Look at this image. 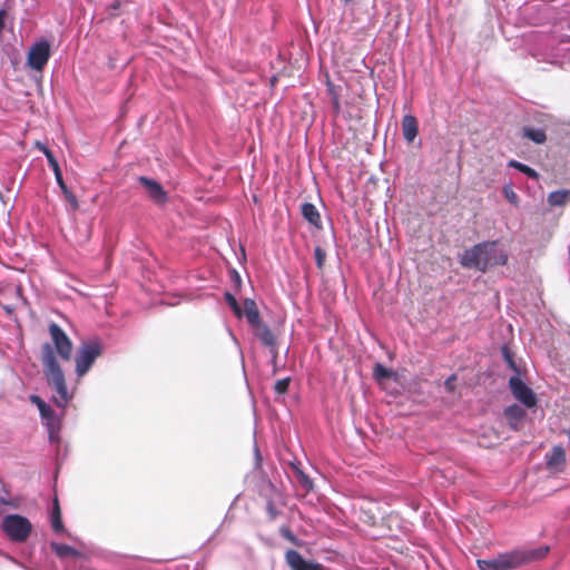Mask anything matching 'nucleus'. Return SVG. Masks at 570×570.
<instances>
[{
	"label": "nucleus",
	"mask_w": 570,
	"mask_h": 570,
	"mask_svg": "<svg viewBox=\"0 0 570 570\" xmlns=\"http://www.w3.org/2000/svg\"><path fill=\"white\" fill-rule=\"evenodd\" d=\"M41 362L47 383L57 393V396H52V402L57 407L65 410L71 395L68 392L63 371L50 343H45L41 346Z\"/></svg>",
	"instance_id": "nucleus-1"
},
{
	"label": "nucleus",
	"mask_w": 570,
	"mask_h": 570,
	"mask_svg": "<svg viewBox=\"0 0 570 570\" xmlns=\"http://www.w3.org/2000/svg\"><path fill=\"white\" fill-rule=\"evenodd\" d=\"M548 548L538 550H513L489 559H478L480 570H513L546 554Z\"/></svg>",
	"instance_id": "nucleus-2"
},
{
	"label": "nucleus",
	"mask_w": 570,
	"mask_h": 570,
	"mask_svg": "<svg viewBox=\"0 0 570 570\" xmlns=\"http://www.w3.org/2000/svg\"><path fill=\"white\" fill-rule=\"evenodd\" d=\"M244 316L253 335L264 347H273L277 344V337L267 323L262 320L261 313L253 298L244 299Z\"/></svg>",
	"instance_id": "nucleus-3"
},
{
	"label": "nucleus",
	"mask_w": 570,
	"mask_h": 570,
	"mask_svg": "<svg viewBox=\"0 0 570 570\" xmlns=\"http://www.w3.org/2000/svg\"><path fill=\"white\" fill-rule=\"evenodd\" d=\"M1 530L7 538L14 543L26 542L31 532L32 524L30 520L19 513H9L1 520Z\"/></svg>",
	"instance_id": "nucleus-4"
},
{
	"label": "nucleus",
	"mask_w": 570,
	"mask_h": 570,
	"mask_svg": "<svg viewBox=\"0 0 570 570\" xmlns=\"http://www.w3.org/2000/svg\"><path fill=\"white\" fill-rule=\"evenodd\" d=\"M104 353V345L98 338L83 341L76 354V374L78 377L86 375L95 364L96 360Z\"/></svg>",
	"instance_id": "nucleus-5"
},
{
	"label": "nucleus",
	"mask_w": 570,
	"mask_h": 570,
	"mask_svg": "<svg viewBox=\"0 0 570 570\" xmlns=\"http://www.w3.org/2000/svg\"><path fill=\"white\" fill-rule=\"evenodd\" d=\"M51 57V45L47 39L36 41L29 49L27 66L38 72H42Z\"/></svg>",
	"instance_id": "nucleus-6"
},
{
	"label": "nucleus",
	"mask_w": 570,
	"mask_h": 570,
	"mask_svg": "<svg viewBox=\"0 0 570 570\" xmlns=\"http://www.w3.org/2000/svg\"><path fill=\"white\" fill-rule=\"evenodd\" d=\"M508 386L513 397L527 409H532L537 405V395L534 391L523 381L522 374L512 375L509 379Z\"/></svg>",
	"instance_id": "nucleus-7"
},
{
	"label": "nucleus",
	"mask_w": 570,
	"mask_h": 570,
	"mask_svg": "<svg viewBox=\"0 0 570 570\" xmlns=\"http://www.w3.org/2000/svg\"><path fill=\"white\" fill-rule=\"evenodd\" d=\"M49 334L53 343L55 354L57 353L62 360L69 361L72 356V342L60 325L52 322L49 325Z\"/></svg>",
	"instance_id": "nucleus-8"
},
{
	"label": "nucleus",
	"mask_w": 570,
	"mask_h": 570,
	"mask_svg": "<svg viewBox=\"0 0 570 570\" xmlns=\"http://www.w3.org/2000/svg\"><path fill=\"white\" fill-rule=\"evenodd\" d=\"M491 247L490 244H483V242L473 245L470 248L463 250L459 256V263L464 268H472L482 273H485V264L483 262V249Z\"/></svg>",
	"instance_id": "nucleus-9"
},
{
	"label": "nucleus",
	"mask_w": 570,
	"mask_h": 570,
	"mask_svg": "<svg viewBox=\"0 0 570 570\" xmlns=\"http://www.w3.org/2000/svg\"><path fill=\"white\" fill-rule=\"evenodd\" d=\"M483 244H490L491 247L483 249V262L485 272L493 266H504L508 263V254L498 247V240H485Z\"/></svg>",
	"instance_id": "nucleus-10"
},
{
	"label": "nucleus",
	"mask_w": 570,
	"mask_h": 570,
	"mask_svg": "<svg viewBox=\"0 0 570 570\" xmlns=\"http://www.w3.org/2000/svg\"><path fill=\"white\" fill-rule=\"evenodd\" d=\"M139 184L145 188L148 197L156 204L166 203L168 196L159 181L147 176L138 177Z\"/></svg>",
	"instance_id": "nucleus-11"
},
{
	"label": "nucleus",
	"mask_w": 570,
	"mask_h": 570,
	"mask_svg": "<svg viewBox=\"0 0 570 570\" xmlns=\"http://www.w3.org/2000/svg\"><path fill=\"white\" fill-rule=\"evenodd\" d=\"M567 461L566 450L562 445H554L550 452L546 454L547 468L550 472H563Z\"/></svg>",
	"instance_id": "nucleus-12"
},
{
	"label": "nucleus",
	"mask_w": 570,
	"mask_h": 570,
	"mask_svg": "<svg viewBox=\"0 0 570 570\" xmlns=\"http://www.w3.org/2000/svg\"><path fill=\"white\" fill-rule=\"evenodd\" d=\"M503 416L507 420L508 426L517 432L521 430L527 412L520 405L513 403L504 407Z\"/></svg>",
	"instance_id": "nucleus-13"
},
{
	"label": "nucleus",
	"mask_w": 570,
	"mask_h": 570,
	"mask_svg": "<svg viewBox=\"0 0 570 570\" xmlns=\"http://www.w3.org/2000/svg\"><path fill=\"white\" fill-rule=\"evenodd\" d=\"M402 134L406 142L411 144L414 141L419 134V122L416 117L413 115H404L401 121Z\"/></svg>",
	"instance_id": "nucleus-14"
},
{
	"label": "nucleus",
	"mask_w": 570,
	"mask_h": 570,
	"mask_svg": "<svg viewBox=\"0 0 570 570\" xmlns=\"http://www.w3.org/2000/svg\"><path fill=\"white\" fill-rule=\"evenodd\" d=\"M47 432H48L49 443L55 446L56 471L58 472V470L60 469V465L67 458V450H65L63 452L61 451V436H60L61 430H52V431H47Z\"/></svg>",
	"instance_id": "nucleus-15"
},
{
	"label": "nucleus",
	"mask_w": 570,
	"mask_h": 570,
	"mask_svg": "<svg viewBox=\"0 0 570 570\" xmlns=\"http://www.w3.org/2000/svg\"><path fill=\"white\" fill-rule=\"evenodd\" d=\"M301 214L303 218L308 222L312 226H314L317 229H322V219L318 209L316 206L312 203H303L301 205Z\"/></svg>",
	"instance_id": "nucleus-16"
},
{
	"label": "nucleus",
	"mask_w": 570,
	"mask_h": 570,
	"mask_svg": "<svg viewBox=\"0 0 570 570\" xmlns=\"http://www.w3.org/2000/svg\"><path fill=\"white\" fill-rule=\"evenodd\" d=\"M522 136L537 145H542L547 140L544 129L524 126L522 128Z\"/></svg>",
	"instance_id": "nucleus-17"
},
{
	"label": "nucleus",
	"mask_w": 570,
	"mask_h": 570,
	"mask_svg": "<svg viewBox=\"0 0 570 570\" xmlns=\"http://www.w3.org/2000/svg\"><path fill=\"white\" fill-rule=\"evenodd\" d=\"M51 528L56 533L65 532V525L61 518V511L59 507V502L57 499L53 500L51 517H50Z\"/></svg>",
	"instance_id": "nucleus-18"
},
{
	"label": "nucleus",
	"mask_w": 570,
	"mask_h": 570,
	"mask_svg": "<svg viewBox=\"0 0 570 570\" xmlns=\"http://www.w3.org/2000/svg\"><path fill=\"white\" fill-rule=\"evenodd\" d=\"M293 472L297 483L305 492H309L313 490V481L312 479L295 463H292Z\"/></svg>",
	"instance_id": "nucleus-19"
},
{
	"label": "nucleus",
	"mask_w": 570,
	"mask_h": 570,
	"mask_svg": "<svg viewBox=\"0 0 570 570\" xmlns=\"http://www.w3.org/2000/svg\"><path fill=\"white\" fill-rule=\"evenodd\" d=\"M501 355L513 375L522 374L521 367L517 364L514 355L507 344L501 346Z\"/></svg>",
	"instance_id": "nucleus-20"
},
{
	"label": "nucleus",
	"mask_w": 570,
	"mask_h": 570,
	"mask_svg": "<svg viewBox=\"0 0 570 570\" xmlns=\"http://www.w3.org/2000/svg\"><path fill=\"white\" fill-rule=\"evenodd\" d=\"M508 167L517 169L521 174L525 175L528 178H531V179H538L539 178V174H538V171L535 169H533L529 165L523 164L521 161H518L515 159L509 160L508 161Z\"/></svg>",
	"instance_id": "nucleus-21"
},
{
	"label": "nucleus",
	"mask_w": 570,
	"mask_h": 570,
	"mask_svg": "<svg viewBox=\"0 0 570 570\" xmlns=\"http://www.w3.org/2000/svg\"><path fill=\"white\" fill-rule=\"evenodd\" d=\"M569 199L570 190L568 189L554 190L548 195V203L554 207L563 206Z\"/></svg>",
	"instance_id": "nucleus-22"
},
{
	"label": "nucleus",
	"mask_w": 570,
	"mask_h": 570,
	"mask_svg": "<svg viewBox=\"0 0 570 570\" xmlns=\"http://www.w3.org/2000/svg\"><path fill=\"white\" fill-rule=\"evenodd\" d=\"M41 420L47 431L61 430L62 416L58 415L55 411H52L48 416L41 417Z\"/></svg>",
	"instance_id": "nucleus-23"
},
{
	"label": "nucleus",
	"mask_w": 570,
	"mask_h": 570,
	"mask_svg": "<svg viewBox=\"0 0 570 570\" xmlns=\"http://www.w3.org/2000/svg\"><path fill=\"white\" fill-rule=\"evenodd\" d=\"M29 400L32 404H35L38 407L40 417H46L50 413H52V411H53L52 407L46 401H43L39 395L31 394Z\"/></svg>",
	"instance_id": "nucleus-24"
},
{
	"label": "nucleus",
	"mask_w": 570,
	"mask_h": 570,
	"mask_svg": "<svg viewBox=\"0 0 570 570\" xmlns=\"http://www.w3.org/2000/svg\"><path fill=\"white\" fill-rule=\"evenodd\" d=\"M224 299L236 317L240 318L244 316V307H240L234 294L230 292H225Z\"/></svg>",
	"instance_id": "nucleus-25"
},
{
	"label": "nucleus",
	"mask_w": 570,
	"mask_h": 570,
	"mask_svg": "<svg viewBox=\"0 0 570 570\" xmlns=\"http://www.w3.org/2000/svg\"><path fill=\"white\" fill-rule=\"evenodd\" d=\"M373 375L376 380L383 381L394 376L392 368L384 366L381 363H376L373 368Z\"/></svg>",
	"instance_id": "nucleus-26"
},
{
	"label": "nucleus",
	"mask_w": 570,
	"mask_h": 570,
	"mask_svg": "<svg viewBox=\"0 0 570 570\" xmlns=\"http://www.w3.org/2000/svg\"><path fill=\"white\" fill-rule=\"evenodd\" d=\"M43 154L47 158L49 167L52 169L53 174L61 173L58 160L56 159L53 153L48 148L43 147Z\"/></svg>",
	"instance_id": "nucleus-27"
},
{
	"label": "nucleus",
	"mask_w": 570,
	"mask_h": 570,
	"mask_svg": "<svg viewBox=\"0 0 570 570\" xmlns=\"http://www.w3.org/2000/svg\"><path fill=\"white\" fill-rule=\"evenodd\" d=\"M291 377L287 376V377H284V379H281V380H277L274 384V391L276 394L278 395H284L288 392V387H289V384H291Z\"/></svg>",
	"instance_id": "nucleus-28"
},
{
	"label": "nucleus",
	"mask_w": 570,
	"mask_h": 570,
	"mask_svg": "<svg viewBox=\"0 0 570 570\" xmlns=\"http://www.w3.org/2000/svg\"><path fill=\"white\" fill-rule=\"evenodd\" d=\"M502 194L510 204H512L514 206L519 205V197H518L517 193L513 190L511 184L503 186Z\"/></svg>",
	"instance_id": "nucleus-29"
},
{
	"label": "nucleus",
	"mask_w": 570,
	"mask_h": 570,
	"mask_svg": "<svg viewBox=\"0 0 570 570\" xmlns=\"http://www.w3.org/2000/svg\"><path fill=\"white\" fill-rule=\"evenodd\" d=\"M269 354H271V365H272V373L275 375L278 372V365H277V356H278V344H275L273 347H267Z\"/></svg>",
	"instance_id": "nucleus-30"
},
{
	"label": "nucleus",
	"mask_w": 570,
	"mask_h": 570,
	"mask_svg": "<svg viewBox=\"0 0 570 570\" xmlns=\"http://www.w3.org/2000/svg\"><path fill=\"white\" fill-rule=\"evenodd\" d=\"M62 194L65 196V199L68 202L70 209L72 212L77 210L79 207V203L76 195L70 189H66L65 191H62Z\"/></svg>",
	"instance_id": "nucleus-31"
},
{
	"label": "nucleus",
	"mask_w": 570,
	"mask_h": 570,
	"mask_svg": "<svg viewBox=\"0 0 570 570\" xmlns=\"http://www.w3.org/2000/svg\"><path fill=\"white\" fill-rule=\"evenodd\" d=\"M314 257H315L316 266L320 269H322L324 267V263H325V258H326L325 250L323 248H321L320 246H316L314 249Z\"/></svg>",
	"instance_id": "nucleus-32"
},
{
	"label": "nucleus",
	"mask_w": 570,
	"mask_h": 570,
	"mask_svg": "<svg viewBox=\"0 0 570 570\" xmlns=\"http://www.w3.org/2000/svg\"><path fill=\"white\" fill-rule=\"evenodd\" d=\"M230 282L233 283V287L235 291H239L243 284L240 274L235 269L232 268L229 271Z\"/></svg>",
	"instance_id": "nucleus-33"
},
{
	"label": "nucleus",
	"mask_w": 570,
	"mask_h": 570,
	"mask_svg": "<svg viewBox=\"0 0 570 570\" xmlns=\"http://www.w3.org/2000/svg\"><path fill=\"white\" fill-rule=\"evenodd\" d=\"M456 380V374H451L450 376L446 377V380L444 381V389L448 393H453L455 391Z\"/></svg>",
	"instance_id": "nucleus-34"
},
{
	"label": "nucleus",
	"mask_w": 570,
	"mask_h": 570,
	"mask_svg": "<svg viewBox=\"0 0 570 570\" xmlns=\"http://www.w3.org/2000/svg\"><path fill=\"white\" fill-rule=\"evenodd\" d=\"M266 512L268 514V518L271 520H275L279 515V511L277 510L276 505L273 501H267L266 503Z\"/></svg>",
	"instance_id": "nucleus-35"
},
{
	"label": "nucleus",
	"mask_w": 570,
	"mask_h": 570,
	"mask_svg": "<svg viewBox=\"0 0 570 570\" xmlns=\"http://www.w3.org/2000/svg\"><path fill=\"white\" fill-rule=\"evenodd\" d=\"M55 178H56L57 185L59 186L61 191H65L66 189H69L68 186L66 185L65 180H63L62 171L55 174Z\"/></svg>",
	"instance_id": "nucleus-36"
},
{
	"label": "nucleus",
	"mask_w": 570,
	"mask_h": 570,
	"mask_svg": "<svg viewBox=\"0 0 570 570\" xmlns=\"http://www.w3.org/2000/svg\"><path fill=\"white\" fill-rule=\"evenodd\" d=\"M281 534L284 538H286V539H288V540H291L293 542L296 540V537L293 534V532L288 528H282L281 529Z\"/></svg>",
	"instance_id": "nucleus-37"
},
{
	"label": "nucleus",
	"mask_w": 570,
	"mask_h": 570,
	"mask_svg": "<svg viewBox=\"0 0 570 570\" xmlns=\"http://www.w3.org/2000/svg\"><path fill=\"white\" fill-rule=\"evenodd\" d=\"M4 17H6V11L0 9V32L4 28Z\"/></svg>",
	"instance_id": "nucleus-38"
},
{
	"label": "nucleus",
	"mask_w": 570,
	"mask_h": 570,
	"mask_svg": "<svg viewBox=\"0 0 570 570\" xmlns=\"http://www.w3.org/2000/svg\"><path fill=\"white\" fill-rule=\"evenodd\" d=\"M332 104H333V108L335 109V111H338L340 110V101L336 96L333 97Z\"/></svg>",
	"instance_id": "nucleus-39"
},
{
	"label": "nucleus",
	"mask_w": 570,
	"mask_h": 570,
	"mask_svg": "<svg viewBox=\"0 0 570 570\" xmlns=\"http://www.w3.org/2000/svg\"><path fill=\"white\" fill-rule=\"evenodd\" d=\"M38 148L43 153V147H47L46 145H42L40 142H37Z\"/></svg>",
	"instance_id": "nucleus-40"
},
{
	"label": "nucleus",
	"mask_w": 570,
	"mask_h": 570,
	"mask_svg": "<svg viewBox=\"0 0 570 570\" xmlns=\"http://www.w3.org/2000/svg\"><path fill=\"white\" fill-rule=\"evenodd\" d=\"M255 453H256V458L259 460V459H261V456H259V451H258V449H257V448H255Z\"/></svg>",
	"instance_id": "nucleus-41"
},
{
	"label": "nucleus",
	"mask_w": 570,
	"mask_h": 570,
	"mask_svg": "<svg viewBox=\"0 0 570 570\" xmlns=\"http://www.w3.org/2000/svg\"><path fill=\"white\" fill-rule=\"evenodd\" d=\"M288 352H289V347L286 348L285 356L288 354Z\"/></svg>",
	"instance_id": "nucleus-42"
},
{
	"label": "nucleus",
	"mask_w": 570,
	"mask_h": 570,
	"mask_svg": "<svg viewBox=\"0 0 570 570\" xmlns=\"http://www.w3.org/2000/svg\"><path fill=\"white\" fill-rule=\"evenodd\" d=\"M351 0H344V3H348Z\"/></svg>",
	"instance_id": "nucleus-43"
}]
</instances>
